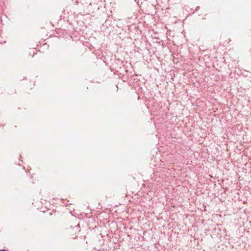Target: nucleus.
I'll list each match as a JSON object with an SVG mask.
<instances>
[{"label": "nucleus", "mask_w": 251, "mask_h": 251, "mask_svg": "<svg viewBox=\"0 0 251 251\" xmlns=\"http://www.w3.org/2000/svg\"><path fill=\"white\" fill-rule=\"evenodd\" d=\"M78 3H79V2H78L77 0H76V1H75V4H78Z\"/></svg>", "instance_id": "obj_2"}, {"label": "nucleus", "mask_w": 251, "mask_h": 251, "mask_svg": "<svg viewBox=\"0 0 251 251\" xmlns=\"http://www.w3.org/2000/svg\"><path fill=\"white\" fill-rule=\"evenodd\" d=\"M0 251H8V250H4V249H3V250H0Z\"/></svg>", "instance_id": "obj_1"}]
</instances>
